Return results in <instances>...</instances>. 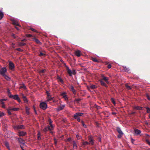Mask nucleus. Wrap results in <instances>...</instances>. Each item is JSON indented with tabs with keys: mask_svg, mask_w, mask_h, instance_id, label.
<instances>
[{
	"mask_svg": "<svg viewBox=\"0 0 150 150\" xmlns=\"http://www.w3.org/2000/svg\"><path fill=\"white\" fill-rule=\"evenodd\" d=\"M146 112L147 113H150V108L148 107H146Z\"/></svg>",
	"mask_w": 150,
	"mask_h": 150,
	"instance_id": "nucleus-37",
	"label": "nucleus"
},
{
	"mask_svg": "<svg viewBox=\"0 0 150 150\" xmlns=\"http://www.w3.org/2000/svg\"><path fill=\"white\" fill-rule=\"evenodd\" d=\"M0 103L1 105V106L3 108H6L4 102L0 101Z\"/></svg>",
	"mask_w": 150,
	"mask_h": 150,
	"instance_id": "nucleus-28",
	"label": "nucleus"
},
{
	"mask_svg": "<svg viewBox=\"0 0 150 150\" xmlns=\"http://www.w3.org/2000/svg\"><path fill=\"white\" fill-rule=\"evenodd\" d=\"M100 82V84L106 88L108 87L107 85L102 80H99Z\"/></svg>",
	"mask_w": 150,
	"mask_h": 150,
	"instance_id": "nucleus-16",
	"label": "nucleus"
},
{
	"mask_svg": "<svg viewBox=\"0 0 150 150\" xmlns=\"http://www.w3.org/2000/svg\"><path fill=\"white\" fill-rule=\"evenodd\" d=\"M123 67V70L127 72L128 73H130V69L128 68H127L126 66H122Z\"/></svg>",
	"mask_w": 150,
	"mask_h": 150,
	"instance_id": "nucleus-14",
	"label": "nucleus"
},
{
	"mask_svg": "<svg viewBox=\"0 0 150 150\" xmlns=\"http://www.w3.org/2000/svg\"><path fill=\"white\" fill-rule=\"evenodd\" d=\"M82 144L83 145H86L89 144L88 142L87 141H85L82 143Z\"/></svg>",
	"mask_w": 150,
	"mask_h": 150,
	"instance_id": "nucleus-38",
	"label": "nucleus"
},
{
	"mask_svg": "<svg viewBox=\"0 0 150 150\" xmlns=\"http://www.w3.org/2000/svg\"><path fill=\"white\" fill-rule=\"evenodd\" d=\"M33 40L34 41H35L36 43L39 44H41L42 43L38 39L35 38H33Z\"/></svg>",
	"mask_w": 150,
	"mask_h": 150,
	"instance_id": "nucleus-18",
	"label": "nucleus"
},
{
	"mask_svg": "<svg viewBox=\"0 0 150 150\" xmlns=\"http://www.w3.org/2000/svg\"><path fill=\"white\" fill-rule=\"evenodd\" d=\"M7 100V99L6 98H3V99H0V101H3V102H4V101H6Z\"/></svg>",
	"mask_w": 150,
	"mask_h": 150,
	"instance_id": "nucleus-56",
	"label": "nucleus"
},
{
	"mask_svg": "<svg viewBox=\"0 0 150 150\" xmlns=\"http://www.w3.org/2000/svg\"><path fill=\"white\" fill-rule=\"evenodd\" d=\"M3 76L8 81H9L11 79V78L6 74Z\"/></svg>",
	"mask_w": 150,
	"mask_h": 150,
	"instance_id": "nucleus-24",
	"label": "nucleus"
},
{
	"mask_svg": "<svg viewBox=\"0 0 150 150\" xmlns=\"http://www.w3.org/2000/svg\"><path fill=\"white\" fill-rule=\"evenodd\" d=\"M40 108L43 110H46L47 107V105L45 102H41L40 104Z\"/></svg>",
	"mask_w": 150,
	"mask_h": 150,
	"instance_id": "nucleus-2",
	"label": "nucleus"
},
{
	"mask_svg": "<svg viewBox=\"0 0 150 150\" xmlns=\"http://www.w3.org/2000/svg\"><path fill=\"white\" fill-rule=\"evenodd\" d=\"M51 130V128L50 126H48L47 127H46L43 130V131L44 132H46L48 130Z\"/></svg>",
	"mask_w": 150,
	"mask_h": 150,
	"instance_id": "nucleus-15",
	"label": "nucleus"
},
{
	"mask_svg": "<svg viewBox=\"0 0 150 150\" xmlns=\"http://www.w3.org/2000/svg\"><path fill=\"white\" fill-rule=\"evenodd\" d=\"M33 108H34V112H35V114H36V115H37V112L36 111V110H35V108L34 106L33 107Z\"/></svg>",
	"mask_w": 150,
	"mask_h": 150,
	"instance_id": "nucleus-61",
	"label": "nucleus"
},
{
	"mask_svg": "<svg viewBox=\"0 0 150 150\" xmlns=\"http://www.w3.org/2000/svg\"><path fill=\"white\" fill-rule=\"evenodd\" d=\"M135 141V140L133 139L132 138H131V141L132 143L133 144V142Z\"/></svg>",
	"mask_w": 150,
	"mask_h": 150,
	"instance_id": "nucleus-62",
	"label": "nucleus"
},
{
	"mask_svg": "<svg viewBox=\"0 0 150 150\" xmlns=\"http://www.w3.org/2000/svg\"><path fill=\"white\" fill-rule=\"evenodd\" d=\"M81 123L83 127L85 128H86L87 127L86 125L84 124V122L82 120L81 121Z\"/></svg>",
	"mask_w": 150,
	"mask_h": 150,
	"instance_id": "nucleus-36",
	"label": "nucleus"
},
{
	"mask_svg": "<svg viewBox=\"0 0 150 150\" xmlns=\"http://www.w3.org/2000/svg\"><path fill=\"white\" fill-rule=\"evenodd\" d=\"M134 132L135 134L137 135H139L141 133V131L138 129L135 128L134 130Z\"/></svg>",
	"mask_w": 150,
	"mask_h": 150,
	"instance_id": "nucleus-10",
	"label": "nucleus"
},
{
	"mask_svg": "<svg viewBox=\"0 0 150 150\" xmlns=\"http://www.w3.org/2000/svg\"><path fill=\"white\" fill-rule=\"evenodd\" d=\"M25 112H26V113L27 114V115H29L30 114V111H29V110H30V109L28 108V107L26 106L25 107Z\"/></svg>",
	"mask_w": 150,
	"mask_h": 150,
	"instance_id": "nucleus-21",
	"label": "nucleus"
},
{
	"mask_svg": "<svg viewBox=\"0 0 150 150\" xmlns=\"http://www.w3.org/2000/svg\"><path fill=\"white\" fill-rule=\"evenodd\" d=\"M111 101L112 103L114 105H115L116 104V103L114 99L113 98H111Z\"/></svg>",
	"mask_w": 150,
	"mask_h": 150,
	"instance_id": "nucleus-39",
	"label": "nucleus"
},
{
	"mask_svg": "<svg viewBox=\"0 0 150 150\" xmlns=\"http://www.w3.org/2000/svg\"><path fill=\"white\" fill-rule=\"evenodd\" d=\"M50 125V127H51V129H53V128H54V127L53 126V125L52 124H49Z\"/></svg>",
	"mask_w": 150,
	"mask_h": 150,
	"instance_id": "nucleus-57",
	"label": "nucleus"
},
{
	"mask_svg": "<svg viewBox=\"0 0 150 150\" xmlns=\"http://www.w3.org/2000/svg\"><path fill=\"white\" fill-rule=\"evenodd\" d=\"M16 50L20 51V52H22L23 51V50L22 49H21L20 48H18L16 49Z\"/></svg>",
	"mask_w": 150,
	"mask_h": 150,
	"instance_id": "nucleus-59",
	"label": "nucleus"
},
{
	"mask_svg": "<svg viewBox=\"0 0 150 150\" xmlns=\"http://www.w3.org/2000/svg\"><path fill=\"white\" fill-rule=\"evenodd\" d=\"M19 109V108H11V110H14V111H17Z\"/></svg>",
	"mask_w": 150,
	"mask_h": 150,
	"instance_id": "nucleus-41",
	"label": "nucleus"
},
{
	"mask_svg": "<svg viewBox=\"0 0 150 150\" xmlns=\"http://www.w3.org/2000/svg\"><path fill=\"white\" fill-rule=\"evenodd\" d=\"M123 134V133H122V134H119L117 136V137L118 138H121L122 135Z\"/></svg>",
	"mask_w": 150,
	"mask_h": 150,
	"instance_id": "nucleus-46",
	"label": "nucleus"
},
{
	"mask_svg": "<svg viewBox=\"0 0 150 150\" xmlns=\"http://www.w3.org/2000/svg\"><path fill=\"white\" fill-rule=\"evenodd\" d=\"M9 68L10 69L13 70L15 68V65L14 63L11 61L9 62Z\"/></svg>",
	"mask_w": 150,
	"mask_h": 150,
	"instance_id": "nucleus-6",
	"label": "nucleus"
},
{
	"mask_svg": "<svg viewBox=\"0 0 150 150\" xmlns=\"http://www.w3.org/2000/svg\"><path fill=\"white\" fill-rule=\"evenodd\" d=\"M12 23L13 24L15 25H17L19 27H20V25L19 24L17 20L15 19H13L12 21Z\"/></svg>",
	"mask_w": 150,
	"mask_h": 150,
	"instance_id": "nucleus-11",
	"label": "nucleus"
},
{
	"mask_svg": "<svg viewBox=\"0 0 150 150\" xmlns=\"http://www.w3.org/2000/svg\"><path fill=\"white\" fill-rule=\"evenodd\" d=\"M111 67H112L111 65V64H110L108 65V67L109 68H111Z\"/></svg>",
	"mask_w": 150,
	"mask_h": 150,
	"instance_id": "nucleus-63",
	"label": "nucleus"
},
{
	"mask_svg": "<svg viewBox=\"0 0 150 150\" xmlns=\"http://www.w3.org/2000/svg\"><path fill=\"white\" fill-rule=\"evenodd\" d=\"M65 67H66V69L67 71V72L69 75L71 76H72V71L69 68V67L67 65H65Z\"/></svg>",
	"mask_w": 150,
	"mask_h": 150,
	"instance_id": "nucleus-7",
	"label": "nucleus"
},
{
	"mask_svg": "<svg viewBox=\"0 0 150 150\" xmlns=\"http://www.w3.org/2000/svg\"><path fill=\"white\" fill-rule=\"evenodd\" d=\"M126 88L128 90H131L132 88L127 84H126L125 85Z\"/></svg>",
	"mask_w": 150,
	"mask_h": 150,
	"instance_id": "nucleus-35",
	"label": "nucleus"
},
{
	"mask_svg": "<svg viewBox=\"0 0 150 150\" xmlns=\"http://www.w3.org/2000/svg\"><path fill=\"white\" fill-rule=\"evenodd\" d=\"M97 88V86L95 85H91L89 87V88L91 89H95Z\"/></svg>",
	"mask_w": 150,
	"mask_h": 150,
	"instance_id": "nucleus-29",
	"label": "nucleus"
},
{
	"mask_svg": "<svg viewBox=\"0 0 150 150\" xmlns=\"http://www.w3.org/2000/svg\"><path fill=\"white\" fill-rule=\"evenodd\" d=\"M9 98L13 99L15 100H16L19 103L21 102V100L19 97L18 95V94H16L15 95H11Z\"/></svg>",
	"mask_w": 150,
	"mask_h": 150,
	"instance_id": "nucleus-1",
	"label": "nucleus"
},
{
	"mask_svg": "<svg viewBox=\"0 0 150 150\" xmlns=\"http://www.w3.org/2000/svg\"><path fill=\"white\" fill-rule=\"evenodd\" d=\"M146 96L147 99L149 100H150V97L148 94H146Z\"/></svg>",
	"mask_w": 150,
	"mask_h": 150,
	"instance_id": "nucleus-51",
	"label": "nucleus"
},
{
	"mask_svg": "<svg viewBox=\"0 0 150 150\" xmlns=\"http://www.w3.org/2000/svg\"><path fill=\"white\" fill-rule=\"evenodd\" d=\"M78 115V116H82L83 115V113L81 112H77L76 113Z\"/></svg>",
	"mask_w": 150,
	"mask_h": 150,
	"instance_id": "nucleus-47",
	"label": "nucleus"
},
{
	"mask_svg": "<svg viewBox=\"0 0 150 150\" xmlns=\"http://www.w3.org/2000/svg\"><path fill=\"white\" fill-rule=\"evenodd\" d=\"M103 76V79L104 80L107 84H109V82L108 81V78H107L106 77H104V76Z\"/></svg>",
	"mask_w": 150,
	"mask_h": 150,
	"instance_id": "nucleus-26",
	"label": "nucleus"
},
{
	"mask_svg": "<svg viewBox=\"0 0 150 150\" xmlns=\"http://www.w3.org/2000/svg\"><path fill=\"white\" fill-rule=\"evenodd\" d=\"M64 105H62L59 106L58 108H57L56 110L58 111H59L62 110L65 107Z\"/></svg>",
	"mask_w": 150,
	"mask_h": 150,
	"instance_id": "nucleus-12",
	"label": "nucleus"
},
{
	"mask_svg": "<svg viewBox=\"0 0 150 150\" xmlns=\"http://www.w3.org/2000/svg\"><path fill=\"white\" fill-rule=\"evenodd\" d=\"M4 115V114L3 112H0V117H1Z\"/></svg>",
	"mask_w": 150,
	"mask_h": 150,
	"instance_id": "nucleus-50",
	"label": "nucleus"
},
{
	"mask_svg": "<svg viewBox=\"0 0 150 150\" xmlns=\"http://www.w3.org/2000/svg\"><path fill=\"white\" fill-rule=\"evenodd\" d=\"M146 141L147 143L149 144V145L150 146V142L149 141V140L148 139H146Z\"/></svg>",
	"mask_w": 150,
	"mask_h": 150,
	"instance_id": "nucleus-55",
	"label": "nucleus"
},
{
	"mask_svg": "<svg viewBox=\"0 0 150 150\" xmlns=\"http://www.w3.org/2000/svg\"><path fill=\"white\" fill-rule=\"evenodd\" d=\"M116 130L119 134H122V133H123L120 128L119 127H117L116 128Z\"/></svg>",
	"mask_w": 150,
	"mask_h": 150,
	"instance_id": "nucleus-20",
	"label": "nucleus"
},
{
	"mask_svg": "<svg viewBox=\"0 0 150 150\" xmlns=\"http://www.w3.org/2000/svg\"><path fill=\"white\" fill-rule=\"evenodd\" d=\"M57 79L58 81H60L61 83L62 84H64V82L63 80L62 79L61 77H60L59 75L57 76Z\"/></svg>",
	"mask_w": 150,
	"mask_h": 150,
	"instance_id": "nucleus-17",
	"label": "nucleus"
},
{
	"mask_svg": "<svg viewBox=\"0 0 150 150\" xmlns=\"http://www.w3.org/2000/svg\"><path fill=\"white\" fill-rule=\"evenodd\" d=\"M19 45L20 46H24L26 44L23 42H20L19 43Z\"/></svg>",
	"mask_w": 150,
	"mask_h": 150,
	"instance_id": "nucleus-44",
	"label": "nucleus"
},
{
	"mask_svg": "<svg viewBox=\"0 0 150 150\" xmlns=\"http://www.w3.org/2000/svg\"><path fill=\"white\" fill-rule=\"evenodd\" d=\"M70 87L71 91L74 94H75L76 93V90L74 88L73 86V85H71Z\"/></svg>",
	"mask_w": 150,
	"mask_h": 150,
	"instance_id": "nucleus-22",
	"label": "nucleus"
},
{
	"mask_svg": "<svg viewBox=\"0 0 150 150\" xmlns=\"http://www.w3.org/2000/svg\"><path fill=\"white\" fill-rule=\"evenodd\" d=\"M135 108L137 110H140L142 109V107L139 106H136L135 107Z\"/></svg>",
	"mask_w": 150,
	"mask_h": 150,
	"instance_id": "nucleus-32",
	"label": "nucleus"
},
{
	"mask_svg": "<svg viewBox=\"0 0 150 150\" xmlns=\"http://www.w3.org/2000/svg\"><path fill=\"white\" fill-rule=\"evenodd\" d=\"M45 54L43 53L42 52H40L39 54V55L40 56H42L45 55Z\"/></svg>",
	"mask_w": 150,
	"mask_h": 150,
	"instance_id": "nucleus-53",
	"label": "nucleus"
},
{
	"mask_svg": "<svg viewBox=\"0 0 150 150\" xmlns=\"http://www.w3.org/2000/svg\"><path fill=\"white\" fill-rule=\"evenodd\" d=\"M7 94H8V96L9 98H10V96L12 94L11 93L10 91V90L9 88L7 89Z\"/></svg>",
	"mask_w": 150,
	"mask_h": 150,
	"instance_id": "nucleus-33",
	"label": "nucleus"
},
{
	"mask_svg": "<svg viewBox=\"0 0 150 150\" xmlns=\"http://www.w3.org/2000/svg\"><path fill=\"white\" fill-rule=\"evenodd\" d=\"M4 16V14L3 12L0 11V20H1Z\"/></svg>",
	"mask_w": 150,
	"mask_h": 150,
	"instance_id": "nucleus-27",
	"label": "nucleus"
},
{
	"mask_svg": "<svg viewBox=\"0 0 150 150\" xmlns=\"http://www.w3.org/2000/svg\"><path fill=\"white\" fill-rule=\"evenodd\" d=\"M73 148L74 149H77L78 146L76 143L75 141H73Z\"/></svg>",
	"mask_w": 150,
	"mask_h": 150,
	"instance_id": "nucleus-23",
	"label": "nucleus"
},
{
	"mask_svg": "<svg viewBox=\"0 0 150 150\" xmlns=\"http://www.w3.org/2000/svg\"><path fill=\"white\" fill-rule=\"evenodd\" d=\"M49 124H52V122L51 119L50 118L49 119Z\"/></svg>",
	"mask_w": 150,
	"mask_h": 150,
	"instance_id": "nucleus-58",
	"label": "nucleus"
},
{
	"mask_svg": "<svg viewBox=\"0 0 150 150\" xmlns=\"http://www.w3.org/2000/svg\"><path fill=\"white\" fill-rule=\"evenodd\" d=\"M21 98L23 99H24L25 98H26V96H25L23 94V93H21Z\"/></svg>",
	"mask_w": 150,
	"mask_h": 150,
	"instance_id": "nucleus-43",
	"label": "nucleus"
},
{
	"mask_svg": "<svg viewBox=\"0 0 150 150\" xmlns=\"http://www.w3.org/2000/svg\"><path fill=\"white\" fill-rule=\"evenodd\" d=\"M75 54L78 57H80L81 56V52L79 50H77L75 52Z\"/></svg>",
	"mask_w": 150,
	"mask_h": 150,
	"instance_id": "nucleus-25",
	"label": "nucleus"
},
{
	"mask_svg": "<svg viewBox=\"0 0 150 150\" xmlns=\"http://www.w3.org/2000/svg\"><path fill=\"white\" fill-rule=\"evenodd\" d=\"M72 74L73 75H75L76 74V71L74 69L72 71Z\"/></svg>",
	"mask_w": 150,
	"mask_h": 150,
	"instance_id": "nucleus-52",
	"label": "nucleus"
},
{
	"mask_svg": "<svg viewBox=\"0 0 150 150\" xmlns=\"http://www.w3.org/2000/svg\"><path fill=\"white\" fill-rule=\"evenodd\" d=\"M81 99L79 98V99H76L74 100V101H76L77 102V103H79V102L81 100Z\"/></svg>",
	"mask_w": 150,
	"mask_h": 150,
	"instance_id": "nucleus-45",
	"label": "nucleus"
},
{
	"mask_svg": "<svg viewBox=\"0 0 150 150\" xmlns=\"http://www.w3.org/2000/svg\"><path fill=\"white\" fill-rule=\"evenodd\" d=\"M96 108L97 109H99L100 108H101L100 107L98 106L97 105H96Z\"/></svg>",
	"mask_w": 150,
	"mask_h": 150,
	"instance_id": "nucleus-64",
	"label": "nucleus"
},
{
	"mask_svg": "<svg viewBox=\"0 0 150 150\" xmlns=\"http://www.w3.org/2000/svg\"><path fill=\"white\" fill-rule=\"evenodd\" d=\"M13 128L15 129H25V127L24 125H16V126H14Z\"/></svg>",
	"mask_w": 150,
	"mask_h": 150,
	"instance_id": "nucleus-5",
	"label": "nucleus"
},
{
	"mask_svg": "<svg viewBox=\"0 0 150 150\" xmlns=\"http://www.w3.org/2000/svg\"><path fill=\"white\" fill-rule=\"evenodd\" d=\"M45 69H42L40 71L39 73H44L45 72Z\"/></svg>",
	"mask_w": 150,
	"mask_h": 150,
	"instance_id": "nucleus-54",
	"label": "nucleus"
},
{
	"mask_svg": "<svg viewBox=\"0 0 150 150\" xmlns=\"http://www.w3.org/2000/svg\"><path fill=\"white\" fill-rule=\"evenodd\" d=\"M25 36L26 37H31L33 36L32 35L30 34H26L25 35Z\"/></svg>",
	"mask_w": 150,
	"mask_h": 150,
	"instance_id": "nucleus-40",
	"label": "nucleus"
},
{
	"mask_svg": "<svg viewBox=\"0 0 150 150\" xmlns=\"http://www.w3.org/2000/svg\"><path fill=\"white\" fill-rule=\"evenodd\" d=\"M91 59L94 62H99V61L98 60L96 59L95 58H94V57H91Z\"/></svg>",
	"mask_w": 150,
	"mask_h": 150,
	"instance_id": "nucleus-34",
	"label": "nucleus"
},
{
	"mask_svg": "<svg viewBox=\"0 0 150 150\" xmlns=\"http://www.w3.org/2000/svg\"><path fill=\"white\" fill-rule=\"evenodd\" d=\"M10 110H11V109H8L7 110L8 114L9 115H11V112L10 111Z\"/></svg>",
	"mask_w": 150,
	"mask_h": 150,
	"instance_id": "nucleus-49",
	"label": "nucleus"
},
{
	"mask_svg": "<svg viewBox=\"0 0 150 150\" xmlns=\"http://www.w3.org/2000/svg\"><path fill=\"white\" fill-rule=\"evenodd\" d=\"M24 103H28V100L26 98L23 99Z\"/></svg>",
	"mask_w": 150,
	"mask_h": 150,
	"instance_id": "nucleus-48",
	"label": "nucleus"
},
{
	"mask_svg": "<svg viewBox=\"0 0 150 150\" xmlns=\"http://www.w3.org/2000/svg\"><path fill=\"white\" fill-rule=\"evenodd\" d=\"M17 140L19 143L23 144H25L24 141L22 138H17Z\"/></svg>",
	"mask_w": 150,
	"mask_h": 150,
	"instance_id": "nucleus-13",
	"label": "nucleus"
},
{
	"mask_svg": "<svg viewBox=\"0 0 150 150\" xmlns=\"http://www.w3.org/2000/svg\"><path fill=\"white\" fill-rule=\"evenodd\" d=\"M61 96H62L66 100H68V97L66 95V93L65 92H63L61 94Z\"/></svg>",
	"mask_w": 150,
	"mask_h": 150,
	"instance_id": "nucleus-9",
	"label": "nucleus"
},
{
	"mask_svg": "<svg viewBox=\"0 0 150 150\" xmlns=\"http://www.w3.org/2000/svg\"><path fill=\"white\" fill-rule=\"evenodd\" d=\"M88 138L89 144H91L92 145H93L94 140L93 139V137L91 135H89L88 137Z\"/></svg>",
	"mask_w": 150,
	"mask_h": 150,
	"instance_id": "nucleus-4",
	"label": "nucleus"
},
{
	"mask_svg": "<svg viewBox=\"0 0 150 150\" xmlns=\"http://www.w3.org/2000/svg\"><path fill=\"white\" fill-rule=\"evenodd\" d=\"M54 144L55 145H57V140H56V139L55 138H54Z\"/></svg>",
	"mask_w": 150,
	"mask_h": 150,
	"instance_id": "nucleus-60",
	"label": "nucleus"
},
{
	"mask_svg": "<svg viewBox=\"0 0 150 150\" xmlns=\"http://www.w3.org/2000/svg\"><path fill=\"white\" fill-rule=\"evenodd\" d=\"M7 72V69L6 67H2L0 69V75L2 76L5 74V73Z\"/></svg>",
	"mask_w": 150,
	"mask_h": 150,
	"instance_id": "nucleus-3",
	"label": "nucleus"
},
{
	"mask_svg": "<svg viewBox=\"0 0 150 150\" xmlns=\"http://www.w3.org/2000/svg\"><path fill=\"white\" fill-rule=\"evenodd\" d=\"M22 85L20 86V88H23L25 90L27 89L26 86L23 83H22Z\"/></svg>",
	"mask_w": 150,
	"mask_h": 150,
	"instance_id": "nucleus-30",
	"label": "nucleus"
},
{
	"mask_svg": "<svg viewBox=\"0 0 150 150\" xmlns=\"http://www.w3.org/2000/svg\"><path fill=\"white\" fill-rule=\"evenodd\" d=\"M73 117L75 119H77L80 118L79 116H78V115L76 113H75Z\"/></svg>",
	"mask_w": 150,
	"mask_h": 150,
	"instance_id": "nucleus-31",
	"label": "nucleus"
},
{
	"mask_svg": "<svg viewBox=\"0 0 150 150\" xmlns=\"http://www.w3.org/2000/svg\"><path fill=\"white\" fill-rule=\"evenodd\" d=\"M5 145L6 147L8 149L10 150V148L9 147V144L8 142L6 141L5 142Z\"/></svg>",
	"mask_w": 150,
	"mask_h": 150,
	"instance_id": "nucleus-19",
	"label": "nucleus"
},
{
	"mask_svg": "<svg viewBox=\"0 0 150 150\" xmlns=\"http://www.w3.org/2000/svg\"><path fill=\"white\" fill-rule=\"evenodd\" d=\"M18 136H24L26 134V132L23 131H19L18 132Z\"/></svg>",
	"mask_w": 150,
	"mask_h": 150,
	"instance_id": "nucleus-8",
	"label": "nucleus"
},
{
	"mask_svg": "<svg viewBox=\"0 0 150 150\" xmlns=\"http://www.w3.org/2000/svg\"><path fill=\"white\" fill-rule=\"evenodd\" d=\"M11 36L14 39L16 38L17 37V36L15 34L13 33L11 34Z\"/></svg>",
	"mask_w": 150,
	"mask_h": 150,
	"instance_id": "nucleus-42",
	"label": "nucleus"
}]
</instances>
